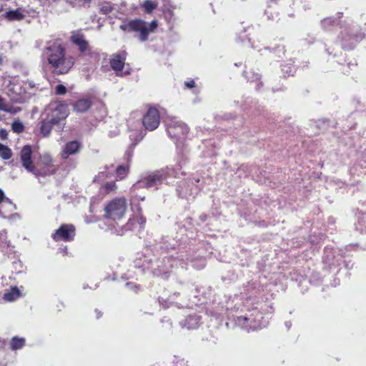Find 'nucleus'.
I'll use <instances>...</instances> for the list:
<instances>
[{"mask_svg":"<svg viewBox=\"0 0 366 366\" xmlns=\"http://www.w3.org/2000/svg\"><path fill=\"white\" fill-rule=\"evenodd\" d=\"M117 187L114 182L106 183L102 187H101V192L104 194H109L112 192H114Z\"/></svg>","mask_w":366,"mask_h":366,"instance_id":"nucleus-22","label":"nucleus"},{"mask_svg":"<svg viewBox=\"0 0 366 366\" xmlns=\"http://www.w3.org/2000/svg\"><path fill=\"white\" fill-rule=\"evenodd\" d=\"M127 54L125 51H121L118 54H114L111 56L110 64L112 68L116 71L117 74L122 75V69L125 64ZM124 74H129L127 71L124 72Z\"/></svg>","mask_w":366,"mask_h":366,"instance_id":"nucleus-12","label":"nucleus"},{"mask_svg":"<svg viewBox=\"0 0 366 366\" xmlns=\"http://www.w3.org/2000/svg\"><path fill=\"white\" fill-rule=\"evenodd\" d=\"M16 209V205L7 197L4 192L0 189V216L5 218L7 213Z\"/></svg>","mask_w":366,"mask_h":366,"instance_id":"nucleus-13","label":"nucleus"},{"mask_svg":"<svg viewBox=\"0 0 366 366\" xmlns=\"http://www.w3.org/2000/svg\"><path fill=\"white\" fill-rule=\"evenodd\" d=\"M81 144L78 141H71L66 143L62 148L61 157L67 159L70 155L75 154L80 150Z\"/></svg>","mask_w":366,"mask_h":366,"instance_id":"nucleus-14","label":"nucleus"},{"mask_svg":"<svg viewBox=\"0 0 366 366\" xmlns=\"http://www.w3.org/2000/svg\"><path fill=\"white\" fill-rule=\"evenodd\" d=\"M32 149L31 146H24L20 152V159L25 169L31 174H38L37 169L31 160Z\"/></svg>","mask_w":366,"mask_h":366,"instance_id":"nucleus-9","label":"nucleus"},{"mask_svg":"<svg viewBox=\"0 0 366 366\" xmlns=\"http://www.w3.org/2000/svg\"><path fill=\"white\" fill-rule=\"evenodd\" d=\"M28 84L23 81H14L9 85L8 96L16 103H22L27 99Z\"/></svg>","mask_w":366,"mask_h":366,"instance_id":"nucleus-5","label":"nucleus"},{"mask_svg":"<svg viewBox=\"0 0 366 366\" xmlns=\"http://www.w3.org/2000/svg\"><path fill=\"white\" fill-rule=\"evenodd\" d=\"M56 92L58 94H64L66 93V87L61 84H59L56 88Z\"/></svg>","mask_w":366,"mask_h":366,"instance_id":"nucleus-29","label":"nucleus"},{"mask_svg":"<svg viewBox=\"0 0 366 366\" xmlns=\"http://www.w3.org/2000/svg\"><path fill=\"white\" fill-rule=\"evenodd\" d=\"M0 110L10 114H16L20 111L19 108H16L8 104L6 101L0 96Z\"/></svg>","mask_w":366,"mask_h":366,"instance_id":"nucleus-20","label":"nucleus"},{"mask_svg":"<svg viewBox=\"0 0 366 366\" xmlns=\"http://www.w3.org/2000/svg\"><path fill=\"white\" fill-rule=\"evenodd\" d=\"M186 326L188 329H194L197 327L199 320L197 317H192L186 320Z\"/></svg>","mask_w":366,"mask_h":366,"instance_id":"nucleus-27","label":"nucleus"},{"mask_svg":"<svg viewBox=\"0 0 366 366\" xmlns=\"http://www.w3.org/2000/svg\"><path fill=\"white\" fill-rule=\"evenodd\" d=\"M25 340L23 338L14 337L11 342L13 350H18L24 345Z\"/></svg>","mask_w":366,"mask_h":366,"instance_id":"nucleus-23","label":"nucleus"},{"mask_svg":"<svg viewBox=\"0 0 366 366\" xmlns=\"http://www.w3.org/2000/svg\"><path fill=\"white\" fill-rule=\"evenodd\" d=\"M48 61L58 74H66L74 65V59L71 56H65L64 49L58 43H54L46 49Z\"/></svg>","mask_w":366,"mask_h":366,"instance_id":"nucleus-1","label":"nucleus"},{"mask_svg":"<svg viewBox=\"0 0 366 366\" xmlns=\"http://www.w3.org/2000/svg\"><path fill=\"white\" fill-rule=\"evenodd\" d=\"M142 124L146 129L153 131L159 124V114L157 109L150 108L142 119Z\"/></svg>","mask_w":366,"mask_h":366,"instance_id":"nucleus-10","label":"nucleus"},{"mask_svg":"<svg viewBox=\"0 0 366 366\" xmlns=\"http://www.w3.org/2000/svg\"><path fill=\"white\" fill-rule=\"evenodd\" d=\"M12 130L17 134L21 133L24 129V126L23 124L19 121H14L12 124Z\"/></svg>","mask_w":366,"mask_h":366,"instance_id":"nucleus-26","label":"nucleus"},{"mask_svg":"<svg viewBox=\"0 0 366 366\" xmlns=\"http://www.w3.org/2000/svg\"><path fill=\"white\" fill-rule=\"evenodd\" d=\"M185 85L189 88H192L194 86V81L193 80L190 81H186Z\"/></svg>","mask_w":366,"mask_h":366,"instance_id":"nucleus-32","label":"nucleus"},{"mask_svg":"<svg viewBox=\"0 0 366 366\" xmlns=\"http://www.w3.org/2000/svg\"><path fill=\"white\" fill-rule=\"evenodd\" d=\"M165 174L164 172H157L149 174L143 179H142L139 182H137L135 185H134V188H150L157 185L158 183L162 182L165 179Z\"/></svg>","mask_w":366,"mask_h":366,"instance_id":"nucleus-8","label":"nucleus"},{"mask_svg":"<svg viewBox=\"0 0 366 366\" xmlns=\"http://www.w3.org/2000/svg\"><path fill=\"white\" fill-rule=\"evenodd\" d=\"M71 41L79 46L81 52L88 49V42L85 40L83 34L79 31L73 32L71 36Z\"/></svg>","mask_w":366,"mask_h":366,"instance_id":"nucleus-15","label":"nucleus"},{"mask_svg":"<svg viewBox=\"0 0 366 366\" xmlns=\"http://www.w3.org/2000/svg\"><path fill=\"white\" fill-rule=\"evenodd\" d=\"M90 106L91 104L88 99H80L74 104V109L77 112H84L89 109Z\"/></svg>","mask_w":366,"mask_h":366,"instance_id":"nucleus-18","label":"nucleus"},{"mask_svg":"<svg viewBox=\"0 0 366 366\" xmlns=\"http://www.w3.org/2000/svg\"><path fill=\"white\" fill-rule=\"evenodd\" d=\"M130 224H132V220H129V223H128V224H127V227H129V225Z\"/></svg>","mask_w":366,"mask_h":366,"instance_id":"nucleus-35","label":"nucleus"},{"mask_svg":"<svg viewBox=\"0 0 366 366\" xmlns=\"http://www.w3.org/2000/svg\"><path fill=\"white\" fill-rule=\"evenodd\" d=\"M105 173H106L105 172H99V174L97 176H96L95 181H97V182L102 181L104 179V177H107V175H106Z\"/></svg>","mask_w":366,"mask_h":366,"instance_id":"nucleus-30","label":"nucleus"},{"mask_svg":"<svg viewBox=\"0 0 366 366\" xmlns=\"http://www.w3.org/2000/svg\"><path fill=\"white\" fill-rule=\"evenodd\" d=\"M8 133L5 129L0 130V138L2 139H6L7 138Z\"/></svg>","mask_w":366,"mask_h":366,"instance_id":"nucleus-31","label":"nucleus"},{"mask_svg":"<svg viewBox=\"0 0 366 366\" xmlns=\"http://www.w3.org/2000/svg\"><path fill=\"white\" fill-rule=\"evenodd\" d=\"M157 26V21L147 23L142 19H135L124 22L120 25V29L123 31L138 33L139 39L144 41L147 39L149 34L155 31Z\"/></svg>","mask_w":366,"mask_h":366,"instance_id":"nucleus-2","label":"nucleus"},{"mask_svg":"<svg viewBox=\"0 0 366 366\" xmlns=\"http://www.w3.org/2000/svg\"><path fill=\"white\" fill-rule=\"evenodd\" d=\"M29 86H30V88L33 87V86L31 84H29Z\"/></svg>","mask_w":366,"mask_h":366,"instance_id":"nucleus-37","label":"nucleus"},{"mask_svg":"<svg viewBox=\"0 0 366 366\" xmlns=\"http://www.w3.org/2000/svg\"><path fill=\"white\" fill-rule=\"evenodd\" d=\"M12 157V152L7 146L0 143V157L3 159H9Z\"/></svg>","mask_w":366,"mask_h":366,"instance_id":"nucleus-21","label":"nucleus"},{"mask_svg":"<svg viewBox=\"0 0 366 366\" xmlns=\"http://www.w3.org/2000/svg\"><path fill=\"white\" fill-rule=\"evenodd\" d=\"M128 168L124 166H119L116 169V174L117 178L122 179H123L127 174Z\"/></svg>","mask_w":366,"mask_h":366,"instance_id":"nucleus-25","label":"nucleus"},{"mask_svg":"<svg viewBox=\"0 0 366 366\" xmlns=\"http://www.w3.org/2000/svg\"><path fill=\"white\" fill-rule=\"evenodd\" d=\"M237 323L248 331L250 330H257L261 327L255 320L244 317H239L237 318Z\"/></svg>","mask_w":366,"mask_h":366,"instance_id":"nucleus-16","label":"nucleus"},{"mask_svg":"<svg viewBox=\"0 0 366 366\" xmlns=\"http://www.w3.org/2000/svg\"><path fill=\"white\" fill-rule=\"evenodd\" d=\"M74 235L75 229L74 226L65 224L61 226L58 229H56V232L53 234L52 237L55 241H70L73 239Z\"/></svg>","mask_w":366,"mask_h":366,"instance_id":"nucleus-11","label":"nucleus"},{"mask_svg":"<svg viewBox=\"0 0 366 366\" xmlns=\"http://www.w3.org/2000/svg\"><path fill=\"white\" fill-rule=\"evenodd\" d=\"M21 296V292L17 287H12L9 291L4 293V300L8 302H12L17 300Z\"/></svg>","mask_w":366,"mask_h":366,"instance_id":"nucleus-17","label":"nucleus"},{"mask_svg":"<svg viewBox=\"0 0 366 366\" xmlns=\"http://www.w3.org/2000/svg\"><path fill=\"white\" fill-rule=\"evenodd\" d=\"M24 14L19 9L11 10L6 13V18L11 21L23 19Z\"/></svg>","mask_w":366,"mask_h":366,"instance_id":"nucleus-19","label":"nucleus"},{"mask_svg":"<svg viewBox=\"0 0 366 366\" xmlns=\"http://www.w3.org/2000/svg\"><path fill=\"white\" fill-rule=\"evenodd\" d=\"M86 2H89L91 0H84Z\"/></svg>","mask_w":366,"mask_h":366,"instance_id":"nucleus-36","label":"nucleus"},{"mask_svg":"<svg viewBox=\"0 0 366 366\" xmlns=\"http://www.w3.org/2000/svg\"><path fill=\"white\" fill-rule=\"evenodd\" d=\"M145 222V219L143 217L139 219V224H143Z\"/></svg>","mask_w":366,"mask_h":366,"instance_id":"nucleus-33","label":"nucleus"},{"mask_svg":"<svg viewBox=\"0 0 366 366\" xmlns=\"http://www.w3.org/2000/svg\"><path fill=\"white\" fill-rule=\"evenodd\" d=\"M167 132L172 139L181 141L186 137L188 128L183 122L171 119L167 123Z\"/></svg>","mask_w":366,"mask_h":366,"instance_id":"nucleus-6","label":"nucleus"},{"mask_svg":"<svg viewBox=\"0 0 366 366\" xmlns=\"http://www.w3.org/2000/svg\"><path fill=\"white\" fill-rule=\"evenodd\" d=\"M100 10L102 14H107L112 11V7L110 4H106L101 7Z\"/></svg>","mask_w":366,"mask_h":366,"instance_id":"nucleus-28","label":"nucleus"},{"mask_svg":"<svg viewBox=\"0 0 366 366\" xmlns=\"http://www.w3.org/2000/svg\"><path fill=\"white\" fill-rule=\"evenodd\" d=\"M142 6L147 13H151L154 9L157 8V3L150 0H147L144 2Z\"/></svg>","mask_w":366,"mask_h":366,"instance_id":"nucleus-24","label":"nucleus"},{"mask_svg":"<svg viewBox=\"0 0 366 366\" xmlns=\"http://www.w3.org/2000/svg\"><path fill=\"white\" fill-rule=\"evenodd\" d=\"M67 112L64 105H57L52 109L49 119L44 121L41 127V132L44 136L49 134L51 126L59 124L67 117Z\"/></svg>","mask_w":366,"mask_h":366,"instance_id":"nucleus-4","label":"nucleus"},{"mask_svg":"<svg viewBox=\"0 0 366 366\" xmlns=\"http://www.w3.org/2000/svg\"><path fill=\"white\" fill-rule=\"evenodd\" d=\"M127 209V203L124 198H116L105 207V215L107 218L118 220L122 218Z\"/></svg>","mask_w":366,"mask_h":366,"instance_id":"nucleus-3","label":"nucleus"},{"mask_svg":"<svg viewBox=\"0 0 366 366\" xmlns=\"http://www.w3.org/2000/svg\"><path fill=\"white\" fill-rule=\"evenodd\" d=\"M1 207V209L3 211H6V207H3L2 205H0Z\"/></svg>","mask_w":366,"mask_h":366,"instance_id":"nucleus-34","label":"nucleus"},{"mask_svg":"<svg viewBox=\"0 0 366 366\" xmlns=\"http://www.w3.org/2000/svg\"><path fill=\"white\" fill-rule=\"evenodd\" d=\"M38 174H34L36 177L40 176H48L55 172L51 157L48 154L40 156L39 160L36 166Z\"/></svg>","mask_w":366,"mask_h":366,"instance_id":"nucleus-7","label":"nucleus"}]
</instances>
